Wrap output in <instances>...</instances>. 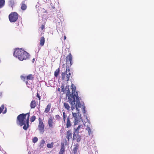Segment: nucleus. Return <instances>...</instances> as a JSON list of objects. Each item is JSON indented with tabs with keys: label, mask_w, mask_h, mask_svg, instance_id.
I'll return each mask as SVG.
<instances>
[{
	"label": "nucleus",
	"mask_w": 154,
	"mask_h": 154,
	"mask_svg": "<svg viewBox=\"0 0 154 154\" xmlns=\"http://www.w3.org/2000/svg\"><path fill=\"white\" fill-rule=\"evenodd\" d=\"M54 143L52 142L51 143H48L47 144V146L48 148H52L54 146Z\"/></svg>",
	"instance_id": "cd10ccee"
},
{
	"label": "nucleus",
	"mask_w": 154,
	"mask_h": 154,
	"mask_svg": "<svg viewBox=\"0 0 154 154\" xmlns=\"http://www.w3.org/2000/svg\"><path fill=\"white\" fill-rule=\"evenodd\" d=\"M27 8L26 5L24 3V1L21 4V9L23 10H25Z\"/></svg>",
	"instance_id": "4be33fe9"
},
{
	"label": "nucleus",
	"mask_w": 154,
	"mask_h": 154,
	"mask_svg": "<svg viewBox=\"0 0 154 154\" xmlns=\"http://www.w3.org/2000/svg\"><path fill=\"white\" fill-rule=\"evenodd\" d=\"M21 79L23 80V81H25L26 79V76H23L21 75L20 76Z\"/></svg>",
	"instance_id": "473e14b6"
},
{
	"label": "nucleus",
	"mask_w": 154,
	"mask_h": 154,
	"mask_svg": "<svg viewBox=\"0 0 154 154\" xmlns=\"http://www.w3.org/2000/svg\"><path fill=\"white\" fill-rule=\"evenodd\" d=\"M88 133L89 135H90V134H92L93 132L91 131V128L90 129L88 130Z\"/></svg>",
	"instance_id": "f704fd0d"
},
{
	"label": "nucleus",
	"mask_w": 154,
	"mask_h": 154,
	"mask_svg": "<svg viewBox=\"0 0 154 154\" xmlns=\"http://www.w3.org/2000/svg\"><path fill=\"white\" fill-rule=\"evenodd\" d=\"M51 103H49L47 106L46 107V108L44 112L46 113H48L50 110L51 107Z\"/></svg>",
	"instance_id": "6ab92c4d"
},
{
	"label": "nucleus",
	"mask_w": 154,
	"mask_h": 154,
	"mask_svg": "<svg viewBox=\"0 0 154 154\" xmlns=\"http://www.w3.org/2000/svg\"><path fill=\"white\" fill-rule=\"evenodd\" d=\"M45 42V38L44 36H42L41 38L40 42V45L41 46H43Z\"/></svg>",
	"instance_id": "aec40b11"
},
{
	"label": "nucleus",
	"mask_w": 154,
	"mask_h": 154,
	"mask_svg": "<svg viewBox=\"0 0 154 154\" xmlns=\"http://www.w3.org/2000/svg\"><path fill=\"white\" fill-rule=\"evenodd\" d=\"M38 129L41 134H43L45 131V126L43 122L40 118H39Z\"/></svg>",
	"instance_id": "39448f33"
},
{
	"label": "nucleus",
	"mask_w": 154,
	"mask_h": 154,
	"mask_svg": "<svg viewBox=\"0 0 154 154\" xmlns=\"http://www.w3.org/2000/svg\"><path fill=\"white\" fill-rule=\"evenodd\" d=\"M34 79V75L32 74H29L26 76V79L27 81L29 80H33Z\"/></svg>",
	"instance_id": "a211bd4d"
},
{
	"label": "nucleus",
	"mask_w": 154,
	"mask_h": 154,
	"mask_svg": "<svg viewBox=\"0 0 154 154\" xmlns=\"http://www.w3.org/2000/svg\"><path fill=\"white\" fill-rule=\"evenodd\" d=\"M9 5L13 8L14 4V2L13 0H10L8 2Z\"/></svg>",
	"instance_id": "bb28decb"
},
{
	"label": "nucleus",
	"mask_w": 154,
	"mask_h": 154,
	"mask_svg": "<svg viewBox=\"0 0 154 154\" xmlns=\"http://www.w3.org/2000/svg\"><path fill=\"white\" fill-rule=\"evenodd\" d=\"M60 72V68H58L57 69H56V70L54 72V75L56 77H57L58 75L59 74Z\"/></svg>",
	"instance_id": "412c9836"
},
{
	"label": "nucleus",
	"mask_w": 154,
	"mask_h": 154,
	"mask_svg": "<svg viewBox=\"0 0 154 154\" xmlns=\"http://www.w3.org/2000/svg\"><path fill=\"white\" fill-rule=\"evenodd\" d=\"M79 148V145L76 144L75 145V146L73 148L72 151V154H78V150Z\"/></svg>",
	"instance_id": "4468645a"
},
{
	"label": "nucleus",
	"mask_w": 154,
	"mask_h": 154,
	"mask_svg": "<svg viewBox=\"0 0 154 154\" xmlns=\"http://www.w3.org/2000/svg\"><path fill=\"white\" fill-rule=\"evenodd\" d=\"M36 97L38 98L39 100H41V97L38 94V93H37V95H36Z\"/></svg>",
	"instance_id": "c9c22d12"
},
{
	"label": "nucleus",
	"mask_w": 154,
	"mask_h": 154,
	"mask_svg": "<svg viewBox=\"0 0 154 154\" xmlns=\"http://www.w3.org/2000/svg\"><path fill=\"white\" fill-rule=\"evenodd\" d=\"M73 139H75L78 142H79L81 139L80 136L79 134V133H76V132H74Z\"/></svg>",
	"instance_id": "9d476101"
},
{
	"label": "nucleus",
	"mask_w": 154,
	"mask_h": 154,
	"mask_svg": "<svg viewBox=\"0 0 154 154\" xmlns=\"http://www.w3.org/2000/svg\"><path fill=\"white\" fill-rule=\"evenodd\" d=\"M36 106V103L35 100H33L31 102L30 106L31 109H34Z\"/></svg>",
	"instance_id": "f3484780"
},
{
	"label": "nucleus",
	"mask_w": 154,
	"mask_h": 154,
	"mask_svg": "<svg viewBox=\"0 0 154 154\" xmlns=\"http://www.w3.org/2000/svg\"><path fill=\"white\" fill-rule=\"evenodd\" d=\"M38 140V139L37 137H34L32 139V141L33 143H35L37 142Z\"/></svg>",
	"instance_id": "7c9ffc66"
},
{
	"label": "nucleus",
	"mask_w": 154,
	"mask_h": 154,
	"mask_svg": "<svg viewBox=\"0 0 154 154\" xmlns=\"http://www.w3.org/2000/svg\"><path fill=\"white\" fill-rule=\"evenodd\" d=\"M66 127L68 128H69L72 126L71 121L70 120L69 117L67 118V121L66 122Z\"/></svg>",
	"instance_id": "dca6fc26"
},
{
	"label": "nucleus",
	"mask_w": 154,
	"mask_h": 154,
	"mask_svg": "<svg viewBox=\"0 0 154 154\" xmlns=\"http://www.w3.org/2000/svg\"><path fill=\"white\" fill-rule=\"evenodd\" d=\"M5 0H0V8H2L5 5Z\"/></svg>",
	"instance_id": "393cba45"
},
{
	"label": "nucleus",
	"mask_w": 154,
	"mask_h": 154,
	"mask_svg": "<svg viewBox=\"0 0 154 154\" xmlns=\"http://www.w3.org/2000/svg\"><path fill=\"white\" fill-rule=\"evenodd\" d=\"M36 119V117L34 116H33L31 117L30 119V121L32 122H33Z\"/></svg>",
	"instance_id": "c756f323"
},
{
	"label": "nucleus",
	"mask_w": 154,
	"mask_h": 154,
	"mask_svg": "<svg viewBox=\"0 0 154 154\" xmlns=\"http://www.w3.org/2000/svg\"><path fill=\"white\" fill-rule=\"evenodd\" d=\"M71 75V73H67L65 72H62L61 73V77L62 80L68 81L69 80V78Z\"/></svg>",
	"instance_id": "423d86ee"
},
{
	"label": "nucleus",
	"mask_w": 154,
	"mask_h": 154,
	"mask_svg": "<svg viewBox=\"0 0 154 154\" xmlns=\"http://www.w3.org/2000/svg\"><path fill=\"white\" fill-rule=\"evenodd\" d=\"M63 121L64 122V123H66V118H67V115L66 113H65V112H63Z\"/></svg>",
	"instance_id": "a878e982"
},
{
	"label": "nucleus",
	"mask_w": 154,
	"mask_h": 154,
	"mask_svg": "<svg viewBox=\"0 0 154 154\" xmlns=\"http://www.w3.org/2000/svg\"><path fill=\"white\" fill-rule=\"evenodd\" d=\"M70 66V65H68V67L67 66L66 67V69L65 72H64L69 73H70V69L69 68V66Z\"/></svg>",
	"instance_id": "c85d7f7f"
},
{
	"label": "nucleus",
	"mask_w": 154,
	"mask_h": 154,
	"mask_svg": "<svg viewBox=\"0 0 154 154\" xmlns=\"http://www.w3.org/2000/svg\"><path fill=\"white\" fill-rule=\"evenodd\" d=\"M52 8L53 9H54L55 8V7L54 6H53Z\"/></svg>",
	"instance_id": "79ce46f5"
},
{
	"label": "nucleus",
	"mask_w": 154,
	"mask_h": 154,
	"mask_svg": "<svg viewBox=\"0 0 154 154\" xmlns=\"http://www.w3.org/2000/svg\"><path fill=\"white\" fill-rule=\"evenodd\" d=\"M60 88H58V89H57V91H60Z\"/></svg>",
	"instance_id": "ea45409f"
},
{
	"label": "nucleus",
	"mask_w": 154,
	"mask_h": 154,
	"mask_svg": "<svg viewBox=\"0 0 154 154\" xmlns=\"http://www.w3.org/2000/svg\"><path fill=\"white\" fill-rule=\"evenodd\" d=\"M29 116L30 113L29 112L21 114L17 117V123L21 126L23 125V128L25 130H27L29 127Z\"/></svg>",
	"instance_id": "f03ea898"
},
{
	"label": "nucleus",
	"mask_w": 154,
	"mask_h": 154,
	"mask_svg": "<svg viewBox=\"0 0 154 154\" xmlns=\"http://www.w3.org/2000/svg\"><path fill=\"white\" fill-rule=\"evenodd\" d=\"M61 88H62V91L64 92V87L63 85H62L61 86Z\"/></svg>",
	"instance_id": "4c0bfd02"
},
{
	"label": "nucleus",
	"mask_w": 154,
	"mask_h": 154,
	"mask_svg": "<svg viewBox=\"0 0 154 154\" xmlns=\"http://www.w3.org/2000/svg\"><path fill=\"white\" fill-rule=\"evenodd\" d=\"M72 56L71 54L69 53L67 56L66 57V64L69 61L70 66H71L73 64L72 61Z\"/></svg>",
	"instance_id": "6e6552de"
},
{
	"label": "nucleus",
	"mask_w": 154,
	"mask_h": 154,
	"mask_svg": "<svg viewBox=\"0 0 154 154\" xmlns=\"http://www.w3.org/2000/svg\"><path fill=\"white\" fill-rule=\"evenodd\" d=\"M91 125L89 122L88 123V124L86 126V130H88L89 129H90L91 128Z\"/></svg>",
	"instance_id": "2f4dec72"
},
{
	"label": "nucleus",
	"mask_w": 154,
	"mask_h": 154,
	"mask_svg": "<svg viewBox=\"0 0 154 154\" xmlns=\"http://www.w3.org/2000/svg\"><path fill=\"white\" fill-rule=\"evenodd\" d=\"M72 84V88H71V91L70 90H69L68 88V90H66V95L68 96V99L69 101V102L72 105V108H74L75 106L76 108V109L78 110V108H80L81 107V104L80 103L81 98L78 97V95L77 92H76V87H73Z\"/></svg>",
	"instance_id": "f257e3e1"
},
{
	"label": "nucleus",
	"mask_w": 154,
	"mask_h": 154,
	"mask_svg": "<svg viewBox=\"0 0 154 154\" xmlns=\"http://www.w3.org/2000/svg\"><path fill=\"white\" fill-rule=\"evenodd\" d=\"M66 135V138L69 141V139L72 138V133L71 130H68L67 131Z\"/></svg>",
	"instance_id": "ddd939ff"
},
{
	"label": "nucleus",
	"mask_w": 154,
	"mask_h": 154,
	"mask_svg": "<svg viewBox=\"0 0 154 154\" xmlns=\"http://www.w3.org/2000/svg\"><path fill=\"white\" fill-rule=\"evenodd\" d=\"M19 17L18 14L16 12H12L8 16L9 19L11 22H14L18 19Z\"/></svg>",
	"instance_id": "20e7f679"
},
{
	"label": "nucleus",
	"mask_w": 154,
	"mask_h": 154,
	"mask_svg": "<svg viewBox=\"0 0 154 154\" xmlns=\"http://www.w3.org/2000/svg\"><path fill=\"white\" fill-rule=\"evenodd\" d=\"M45 28V25H42L41 27V29L42 30H43Z\"/></svg>",
	"instance_id": "e433bc0d"
},
{
	"label": "nucleus",
	"mask_w": 154,
	"mask_h": 154,
	"mask_svg": "<svg viewBox=\"0 0 154 154\" xmlns=\"http://www.w3.org/2000/svg\"><path fill=\"white\" fill-rule=\"evenodd\" d=\"M85 127V125L84 126L82 125H80L78 126L76 128L74 129V132H76V133H79V131L81 129H84Z\"/></svg>",
	"instance_id": "f8f14e48"
},
{
	"label": "nucleus",
	"mask_w": 154,
	"mask_h": 154,
	"mask_svg": "<svg viewBox=\"0 0 154 154\" xmlns=\"http://www.w3.org/2000/svg\"><path fill=\"white\" fill-rule=\"evenodd\" d=\"M55 118L56 119L59 120L60 119V116L58 115H57L55 116Z\"/></svg>",
	"instance_id": "72a5a7b5"
},
{
	"label": "nucleus",
	"mask_w": 154,
	"mask_h": 154,
	"mask_svg": "<svg viewBox=\"0 0 154 154\" xmlns=\"http://www.w3.org/2000/svg\"><path fill=\"white\" fill-rule=\"evenodd\" d=\"M64 106L65 108L67 110H69L70 107L69 105V104L68 103H64Z\"/></svg>",
	"instance_id": "5701e85b"
},
{
	"label": "nucleus",
	"mask_w": 154,
	"mask_h": 154,
	"mask_svg": "<svg viewBox=\"0 0 154 154\" xmlns=\"http://www.w3.org/2000/svg\"><path fill=\"white\" fill-rule=\"evenodd\" d=\"M64 40H66V36H64Z\"/></svg>",
	"instance_id": "a19ab883"
},
{
	"label": "nucleus",
	"mask_w": 154,
	"mask_h": 154,
	"mask_svg": "<svg viewBox=\"0 0 154 154\" xmlns=\"http://www.w3.org/2000/svg\"><path fill=\"white\" fill-rule=\"evenodd\" d=\"M79 112L77 113L72 112L73 117L74 118V125L78 124L79 120Z\"/></svg>",
	"instance_id": "0eeeda50"
},
{
	"label": "nucleus",
	"mask_w": 154,
	"mask_h": 154,
	"mask_svg": "<svg viewBox=\"0 0 154 154\" xmlns=\"http://www.w3.org/2000/svg\"><path fill=\"white\" fill-rule=\"evenodd\" d=\"M14 56L18 58L20 60H23L28 59L30 56L29 54L27 52L21 48H16L15 49Z\"/></svg>",
	"instance_id": "7ed1b4c3"
},
{
	"label": "nucleus",
	"mask_w": 154,
	"mask_h": 154,
	"mask_svg": "<svg viewBox=\"0 0 154 154\" xmlns=\"http://www.w3.org/2000/svg\"><path fill=\"white\" fill-rule=\"evenodd\" d=\"M28 81H27L26 82V85H28L29 84V82H28Z\"/></svg>",
	"instance_id": "58836bf2"
},
{
	"label": "nucleus",
	"mask_w": 154,
	"mask_h": 154,
	"mask_svg": "<svg viewBox=\"0 0 154 154\" xmlns=\"http://www.w3.org/2000/svg\"><path fill=\"white\" fill-rule=\"evenodd\" d=\"M45 143V142L44 140H41L39 144V147L40 148H43L44 144Z\"/></svg>",
	"instance_id": "b1692460"
},
{
	"label": "nucleus",
	"mask_w": 154,
	"mask_h": 154,
	"mask_svg": "<svg viewBox=\"0 0 154 154\" xmlns=\"http://www.w3.org/2000/svg\"><path fill=\"white\" fill-rule=\"evenodd\" d=\"M33 60H34V59H33Z\"/></svg>",
	"instance_id": "37998d69"
},
{
	"label": "nucleus",
	"mask_w": 154,
	"mask_h": 154,
	"mask_svg": "<svg viewBox=\"0 0 154 154\" xmlns=\"http://www.w3.org/2000/svg\"><path fill=\"white\" fill-rule=\"evenodd\" d=\"M7 111V108L5 106L4 104H3L1 105V107H0V114L1 113L4 114L6 113Z\"/></svg>",
	"instance_id": "9b49d317"
},
{
	"label": "nucleus",
	"mask_w": 154,
	"mask_h": 154,
	"mask_svg": "<svg viewBox=\"0 0 154 154\" xmlns=\"http://www.w3.org/2000/svg\"><path fill=\"white\" fill-rule=\"evenodd\" d=\"M53 121L54 119L52 117H50L48 119V126L51 128H52L53 127L54 125Z\"/></svg>",
	"instance_id": "1a4fd4ad"
},
{
	"label": "nucleus",
	"mask_w": 154,
	"mask_h": 154,
	"mask_svg": "<svg viewBox=\"0 0 154 154\" xmlns=\"http://www.w3.org/2000/svg\"><path fill=\"white\" fill-rule=\"evenodd\" d=\"M65 151V147L63 143H61V146L60 149L59 154H63Z\"/></svg>",
	"instance_id": "2eb2a0df"
}]
</instances>
